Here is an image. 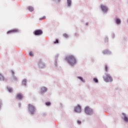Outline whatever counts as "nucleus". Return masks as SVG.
Segmentation results:
<instances>
[{"label": "nucleus", "mask_w": 128, "mask_h": 128, "mask_svg": "<svg viewBox=\"0 0 128 128\" xmlns=\"http://www.w3.org/2000/svg\"><path fill=\"white\" fill-rule=\"evenodd\" d=\"M116 23L117 24H120V20L118 18H116Z\"/></svg>", "instance_id": "obj_14"}, {"label": "nucleus", "mask_w": 128, "mask_h": 128, "mask_svg": "<svg viewBox=\"0 0 128 128\" xmlns=\"http://www.w3.org/2000/svg\"><path fill=\"white\" fill-rule=\"evenodd\" d=\"M24 98V94L22 93H18L16 96V100H22Z\"/></svg>", "instance_id": "obj_5"}, {"label": "nucleus", "mask_w": 128, "mask_h": 128, "mask_svg": "<svg viewBox=\"0 0 128 128\" xmlns=\"http://www.w3.org/2000/svg\"><path fill=\"white\" fill-rule=\"evenodd\" d=\"M67 2L68 6H70V4H72V0H67Z\"/></svg>", "instance_id": "obj_13"}, {"label": "nucleus", "mask_w": 128, "mask_h": 128, "mask_svg": "<svg viewBox=\"0 0 128 128\" xmlns=\"http://www.w3.org/2000/svg\"><path fill=\"white\" fill-rule=\"evenodd\" d=\"M58 2H60V0H56Z\"/></svg>", "instance_id": "obj_28"}, {"label": "nucleus", "mask_w": 128, "mask_h": 128, "mask_svg": "<svg viewBox=\"0 0 128 128\" xmlns=\"http://www.w3.org/2000/svg\"><path fill=\"white\" fill-rule=\"evenodd\" d=\"M0 80H4V76L0 74Z\"/></svg>", "instance_id": "obj_12"}, {"label": "nucleus", "mask_w": 128, "mask_h": 128, "mask_svg": "<svg viewBox=\"0 0 128 128\" xmlns=\"http://www.w3.org/2000/svg\"><path fill=\"white\" fill-rule=\"evenodd\" d=\"M103 54H108V50H104L103 52Z\"/></svg>", "instance_id": "obj_16"}, {"label": "nucleus", "mask_w": 128, "mask_h": 128, "mask_svg": "<svg viewBox=\"0 0 128 128\" xmlns=\"http://www.w3.org/2000/svg\"><path fill=\"white\" fill-rule=\"evenodd\" d=\"M28 108L32 114H34L35 108L34 106V105L32 104H29Z\"/></svg>", "instance_id": "obj_4"}, {"label": "nucleus", "mask_w": 128, "mask_h": 128, "mask_svg": "<svg viewBox=\"0 0 128 128\" xmlns=\"http://www.w3.org/2000/svg\"><path fill=\"white\" fill-rule=\"evenodd\" d=\"M93 80H94V81L95 82H98V80L96 78H94Z\"/></svg>", "instance_id": "obj_21"}, {"label": "nucleus", "mask_w": 128, "mask_h": 128, "mask_svg": "<svg viewBox=\"0 0 128 128\" xmlns=\"http://www.w3.org/2000/svg\"><path fill=\"white\" fill-rule=\"evenodd\" d=\"M78 78L80 80H82V82H84V80L82 78V77H78Z\"/></svg>", "instance_id": "obj_19"}, {"label": "nucleus", "mask_w": 128, "mask_h": 128, "mask_svg": "<svg viewBox=\"0 0 128 128\" xmlns=\"http://www.w3.org/2000/svg\"><path fill=\"white\" fill-rule=\"evenodd\" d=\"M104 80L105 82H112V78L110 74H106V76L103 77Z\"/></svg>", "instance_id": "obj_3"}, {"label": "nucleus", "mask_w": 128, "mask_h": 128, "mask_svg": "<svg viewBox=\"0 0 128 128\" xmlns=\"http://www.w3.org/2000/svg\"><path fill=\"white\" fill-rule=\"evenodd\" d=\"M74 110L76 112H82V107H80V106L78 105L75 107Z\"/></svg>", "instance_id": "obj_6"}, {"label": "nucleus", "mask_w": 128, "mask_h": 128, "mask_svg": "<svg viewBox=\"0 0 128 128\" xmlns=\"http://www.w3.org/2000/svg\"><path fill=\"white\" fill-rule=\"evenodd\" d=\"M22 84H24V86H26V79L23 80Z\"/></svg>", "instance_id": "obj_17"}, {"label": "nucleus", "mask_w": 128, "mask_h": 128, "mask_svg": "<svg viewBox=\"0 0 128 128\" xmlns=\"http://www.w3.org/2000/svg\"><path fill=\"white\" fill-rule=\"evenodd\" d=\"M2 101H0V107L2 106Z\"/></svg>", "instance_id": "obj_27"}, {"label": "nucleus", "mask_w": 128, "mask_h": 128, "mask_svg": "<svg viewBox=\"0 0 128 128\" xmlns=\"http://www.w3.org/2000/svg\"><path fill=\"white\" fill-rule=\"evenodd\" d=\"M30 56H34V54L32 53V52H30Z\"/></svg>", "instance_id": "obj_22"}, {"label": "nucleus", "mask_w": 128, "mask_h": 128, "mask_svg": "<svg viewBox=\"0 0 128 128\" xmlns=\"http://www.w3.org/2000/svg\"><path fill=\"white\" fill-rule=\"evenodd\" d=\"M14 32H18V30L13 29L12 30H10L7 32V34H14Z\"/></svg>", "instance_id": "obj_8"}, {"label": "nucleus", "mask_w": 128, "mask_h": 128, "mask_svg": "<svg viewBox=\"0 0 128 128\" xmlns=\"http://www.w3.org/2000/svg\"><path fill=\"white\" fill-rule=\"evenodd\" d=\"M63 36H64V38H68V34H63Z\"/></svg>", "instance_id": "obj_20"}, {"label": "nucleus", "mask_w": 128, "mask_h": 128, "mask_svg": "<svg viewBox=\"0 0 128 128\" xmlns=\"http://www.w3.org/2000/svg\"><path fill=\"white\" fill-rule=\"evenodd\" d=\"M15 80H18V78H15Z\"/></svg>", "instance_id": "obj_29"}, {"label": "nucleus", "mask_w": 128, "mask_h": 128, "mask_svg": "<svg viewBox=\"0 0 128 128\" xmlns=\"http://www.w3.org/2000/svg\"><path fill=\"white\" fill-rule=\"evenodd\" d=\"M8 92H12V88H8Z\"/></svg>", "instance_id": "obj_18"}, {"label": "nucleus", "mask_w": 128, "mask_h": 128, "mask_svg": "<svg viewBox=\"0 0 128 128\" xmlns=\"http://www.w3.org/2000/svg\"><path fill=\"white\" fill-rule=\"evenodd\" d=\"M54 44H58V40H56L55 42H54Z\"/></svg>", "instance_id": "obj_26"}, {"label": "nucleus", "mask_w": 128, "mask_h": 128, "mask_svg": "<svg viewBox=\"0 0 128 128\" xmlns=\"http://www.w3.org/2000/svg\"><path fill=\"white\" fill-rule=\"evenodd\" d=\"M66 60L70 66H74L76 64V59L72 55H68L66 58Z\"/></svg>", "instance_id": "obj_1"}, {"label": "nucleus", "mask_w": 128, "mask_h": 128, "mask_svg": "<svg viewBox=\"0 0 128 128\" xmlns=\"http://www.w3.org/2000/svg\"><path fill=\"white\" fill-rule=\"evenodd\" d=\"M122 116H124V122H128V116H126V115L124 113H122Z\"/></svg>", "instance_id": "obj_10"}, {"label": "nucleus", "mask_w": 128, "mask_h": 128, "mask_svg": "<svg viewBox=\"0 0 128 128\" xmlns=\"http://www.w3.org/2000/svg\"><path fill=\"white\" fill-rule=\"evenodd\" d=\"M42 31L40 30H36L34 32L35 36H42Z\"/></svg>", "instance_id": "obj_7"}, {"label": "nucleus", "mask_w": 128, "mask_h": 128, "mask_svg": "<svg viewBox=\"0 0 128 128\" xmlns=\"http://www.w3.org/2000/svg\"><path fill=\"white\" fill-rule=\"evenodd\" d=\"M101 8H102V10L104 12L108 11V8L104 5H102Z\"/></svg>", "instance_id": "obj_9"}, {"label": "nucleus", "mask_w": 128, "mask_h": 128, "mask_svg": "<svg viewBox=\"0 0 128 128\" xmlns=\"http://www.w3.org/2000/svg\"><path fill=\"white\" fill-rule=\"evenodd\" d=\"M85 112L86 114H92V108L89 106H86L85 108Z\"/></svg>", "instance_id": "obj_2"}, {"label": "nucleus", "mask_w": 128, "mask_h": 128, "mask_svg": "<svg viewBox=\"0 0 128 128\" xmlns=\"http://www.w3.org/2000/svg\"><path fill=\"white\" fill-rule=\"evenodd\" d=\"M48 90V88L46 87H42L41 88V92H46Z\"/></svg>", "instance_id": "obj_11"}, {"label": "nucleus", "mask_w": 128, "mask_h": 128, "mask_svg": "<svg viewBox=\"0 0 128 128\" xmlns=\"http://www.w3.org/2000/svg\"><path fill=\"white\" fill-rule=\"evenodd\" d=\"M46 106H50V102H46Z\"/></svg>", "instance_id": "obj_25"}, {"label": "nucleus", "mask_w": 128, "mask_h": 128, "mask_svg": "<svg viewBox=\"0 0 128 128\" xmlns=\"http://www.w3.org/2000/svg\"><path fill=\"white\" fill-rule=\"evenodd\" d=\"M28 10H30V12H32L34 10V8L30 6L28 7Z\"/></svg>", "instance_id": "obj_15"}, {"label": "nucleus", "mask_w": 128, "mask_h": 128, "mask_svg": "<svg viewBox=\"0 0 128 128\" xmlns=\"http://www.w3.org/2000/svg\"><path fill=\"white\" fill-rule=\"evenodd\" d=\"M78 124H82V121L78 120Z\"/></svg>", "instance_id": "obj_24"}, {"label": "nucleus", "mask_w": 128, "mask_h": 128, "mask_svg": "<svg viewBox=\"0 0 128 128\" xmlns=\"http://www.w3.org/2000/svg\"><path fill=\"white\" fill-rule=\"evenodd\" d=\"M12 74H14V72H13V71H12Z\"/></svg>", "instance_id": "obj_30"}, {"label": "nucleus", "mask_w": 128, "mask_h": 128, "mask_svg": "<svg viewBox=\"0 0 128 128\" xmlns=\"http://www.w3.org/2000/svg\"><path fill=\"white\" fill-rule=\"evenodd\" d=\"M105 70H106V72H108V66H105Z\"/></svg>", "instance_id": "obj_23"}]
</instances>
